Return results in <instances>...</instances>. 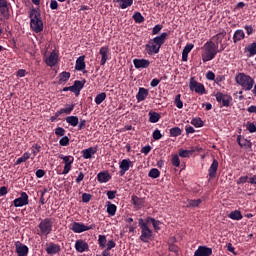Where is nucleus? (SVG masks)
<instances>
[{"instance_id":"obj_1","label":"nucleus","mask_w":256,"mask_h":256,"mask_svg":"<svg viewBox=\"0 0 256 256\" xmlns=\"http://www.w3.org/2000/svg\"><path fill=\"white\" fill-rule=\"evenodd\" d=\"M167 37H169V34H167V32H163L161 35L150 39L148 43L144 46L147 55H157V53L161 51V47L165 45Z\"/></svg>"},{"instance_id":"obj_2","label":"nucleus","mask_w":256,"mask_h":256,"mask_svg":"<svg viewBox=\"0 0 256 256\" xmlns=\"http://www.w3.org/2000/svg\"><path fill=\"white\" fill-rule=\"evenodd\" d=\"M30 28L34 33L43 31V18H41V10L32 8L29 12Z\"/></svg>"},{"instance_id":"obj_3","label":"nucleus","mask_w":256,"mask_h":256,"mask_svg":"<svg viewBox=\"0 0 256 256\" xmlns=\"http://www.w3.org/2000/svg\"><path fill=\"white\" fill-rule=\"evenodd\" d=\"M203 52H202V61L203 63H207L208 61H213L215 57H217V53H219V48L213 42L212 40L207 41L203 47Z\"/></svg>"},{"instance_id":"obj_4","label":"nucleus","mask_w":256,"mask_h":256,"mask_svg":"<svg viewBox=\"0 0 256 256\" xmlns=\"http://www.w3.org/2000/svg\"><path fill=\"white\" fill-rule=\"evenodd\" d=\"M53 233V218H44L38 224L37 235L47 237Z\"/></svg>"},{"instance_id":"obj_5","label":"nucleus","mask_w":256,"mask_h":256,"mask_svg":"<svg viewBox=\"0 0 256 256\" xmlns=\"http://www.w3.org/2000/svg\"><path fill=\"white\" fill-rule=\"evenodd\" d=\"M235 81L238 85H241L244 91H251L255 85V79L245 73H238L235 77Z\"/></svg>"},{"instance_id":"obj_6","label":"nucleus","mask_w":256,"mask_h":256,"mask_svg":"<svg viewBox=\"0 0 256 256\" xmlns=\"http://www.w3.org/2000/svg\"><path fill=\"white\" fill-rule=\"evenodd\" d=\"M95 227V224L87 226L81 222H72L69 225V229L70 231H73V233H85V231H91V229H95Z\"/></svg>"},{"instance_id":"obj_7","label":"nucleus","mask_w":256,"mask_h":256,"mask_svg":"<svg viewBox=\"0 0 256 256\" xmlns=\"http://www.w3.org/2000/svg\"><path fill=\"white\" fill-rule=\"evenodd\" d=\"M139 227L141 231V235L139 237L140 241L142 243H149L150 241H153V231L151 228L145 224H140Z\"/></svg>"},{"instance_id":"obj_8","label":"nucleus","mask_w":256,"mask_h":256,"mask_svg":"<svg viewBox=\"0 0 256 256\" xmlns=\"http://www.w3.org/2000/svg\"><path fill=\"white\" fill-rule=\"evenodd\" d=\"M189 89L190 91H195L198 95H205V93H207L205 85L195 80L194 77L190 79Z\"/></svg>"},{"instance_id":"obj_9","label":"nucleus","mask_w":256,"mask_h":256,"mask_svg":"<svg viewBox=\"0 0 256 256\" xmlns=\"http://www.w3.org/2000/svg\"><path fill=\"white\" fill-rule=\"evenodd\" d=\"M217 103H221V107H230L233 97L228 94H223V92H217L215 94Z\"/></svg>"},{"instance_id":"obj_10","label":"nucleus","mask_w":256,"mask_h":256,"mask_svg":"<svg viewBox=\"0 0 256 256\" xmlns=\"http://www.w3.org/2000/svg\"><path fill=\"white\" fill-rule=\"evenodd\" d=\"M13 205L14 207H25V205H29V195L26 192H22L20 197L14 199Z\"/></svg>"},{"instance_id":"obj_11","label":"nucleus","mask_w":256,"mask_h":256,"mask_svg":"<svg viewBox=\"0 0 256 256\" xmlns=\"http://www.w3.org/2000/svg\"><path fill=\"white\" fill-rule=\"evenodd\" d=\"M133 167V161L130 159H123L122 161L119 162V175L120 177H123L126 173V171H129Z\"/></svg>"},{"instance_id":"obj_12","label":"nucleus","mask_w":256,"mask_h":256,"mask_svg":"<svg viewBox=\"0 0 256 256\" xmlns=\"http://www.w3.org/2000/svg\"><path fill=\"white\" fill-rule=\"evenodd\" d=\"M44 62L46 63L47 67H55L57 63H59V53L57 51L53 50L49 57H47Z\"/></svg>"},{"instance_id":"obj_13","label":"nucleus","mask_w":256,"mask_h":256,"mask_svg":"<svg viewBox=\"0 0 256 256\" xmlns=\"http://www.w3.org/2000/svg\"><path fill=\"white\" fill-rule=\"evenodd\" d=\"M237 143L242 149H249V151L253 149V142H251V140L243 138L241 135L237 136Z\"/></svg>"},{"instance_id":"obj_14","label":"nucleus","mask_w":256,"mask_h":256,"mask_svg":"<svg viewBox=\"0 0 256 256\" xmlns=\"http://www.w3.org/2000/svg\"><path fill=\"white\" fill-rule=\"evenodd\" d=\"M213 255V248L207 246H199L194 252L193 256H211Z\"/></svg>"},{"instance_id":"obj_15","label":"nucleus","mask_w":256,"mask_h":256,"mask_svg":"<svg viewBox=\"0 0 256 256\" xmlns=\"http://www.w3.org/2000/svg\"><path fill=\"white\" fill-rule=\"evenodd\" d=\"M133 64L135 69H147L149 65H151V62L147 59H137L135 58L133 60Z\"/></svg>"},{"instance_id":"obj_16","label":"nucleus","mask_w":256,"mask_h":256,"mask_svg":"<svg viewBox=\"0 0 256 256\" xmlns=\"http://www.w3.org/2000/svg\"><path fill=\"white\" fill-rule=\"evenodd\" d=\"M16 247V253L18 256H26L29 255V247L27 245L22 244L21 242H16L15 244Z\"/></svg>"},{"instance_id":"obj_17","label":"nucleus","mask_w":256,"mask_h":256,"mask_svg":"<svg viewBox=\"0 0 256 256\" xmlns=\"http://www.w3.org/2000/svg\"><path fill=\"white\" fill-rule=\"evenodd\" d=\"M217 169H219V161L214 158L208 169V175L210 179H215V177H217Z\"/></svg>"},{"instance_id":"obj_18","label":"nucleus","mask_w":256,"mask_h":256,"mask_svg":"<svg viewBox=\"0 0 256 256\" xmlns=\"http://www.w3.org/2000/svg\"><path fill=\"white\" fill-rule=\"evenodd\" d=\"M75 249L78 253H85V251H89V244L84 240H76Z\"/></svg>"},{"instance_id":"obj_19","label":"nucleus","mask_w":256,"mask_h":256,"mask_svg":"<svg viewBox=\"0 0 256 256\" xmlns=\"http://www.w3.org/2000/svg\"><path fill=\"white\" fill-rule=\"evenodd\" d=\"M99 55H101L100 65L104 66L105 63L109 61V47L108 46L101 47L99 50Z\"/></svg>"},{"instance_id":"obj_20","label":"nucleus","mask_w":256,"mask_h":256,"mask_svg":"<svg viewBox=\"0 0 256 256\" xmlns=\"http://www.w3.org/2000/svg\"><path fill=\"white\" fill-rule=\"evenodd\" d=\"M46 253L47 255H57V253H61V246L51 242L46 248Z\"/></svg>"},{"instance_id":"obj_21","label":"nucleus","mask_w":256,"mask_h":256,"mask_svg":"<svg viewBox=\"0 0 256 256\" xmlns=\"http://www.w3.org/2000/svg\"><path fill=\"white\" fill-rule=\"evenodd\" d=\"M148 96H149V90H147V88L140 87L136 95V99L138 103H141V101H145V99H147Z\"/></svg>"},{"instance_id":"obj_22","label":"nucleus","mask_w":256,"mask_h":256,"mask_svg":"<svg viewBox=\"0 0 256 256\" xmlns=\"http://www.w3.org/2000/svg\"><path fill=\"white\" fill-rule=\"evenodd\" d=\"M95 153H97V147H89L82 150V157L83 159H91Z\"/></svg>"},{"instance_id":"obj_23","label":"nucleus","mask_w":256,"mask_h":256,"mask_svg":"<svg viewBox=\"0 0 256 256\" xmlns=\"http://www.w3.org/2000/svg\"><path fill=\"white\" fill-rule=\"evenodd\" d=\"M131 201L135 209H141L145 205V199L135 195L132 196Z\"/></svg>"},{"instance_id":"obj_24","label":"nucleus","mask_w":256,"mask_h":256,"mask_svg":"<svg viewBox=\"0 0 256 256\" xmlns=\"http://www.w3.org/2000/svg\"><path fill=\"white\" fill-rule=\"evenodd\" d=\"M83 89V83L81 80L74 81V84L72 85V93L76 95V97H79V94L81 93V90Z\"/></svg>"},{"instance_id":"obj_25","label":"nucleus","mask_w":256,"mask_h":256,"mask_svg":"<svg viewBox=\"0 0 256 256\" xmlns=\"http://www.w3.org/2000/svg\"><path fill=\"white\" fill-rule=\"evenodd\" d=\"M106 212L108 213L109 217H115V214L117 213V205L107 201L106 202Z\"/></svg>"},{"instance_id":"obj_26","label":"nucleus","mask_w":256,"mask_h":256,"mask_svg":"<svg viewBox=\"0 0 256 256\" xmlns=\"http://www.w3.org/2000/svg\"><path fill=\"white\" fill-rule=\"evenodd\" d=\"M227 35V32L225 30H222L218 34L214 35L212 39L216 41L215 45H217V48L219 49V45L223 43V39H225V36Z\"/></svg>"},{"instance_id":"obj_27","label":"nucleus","mask_w":256,"mask_h":256,"mask_svg":"<svg viewBox=\"0 0 256 256\" xmlns=\"http://www.w3.org/2000/svg\"><path fill=\"white\" fill-rule=\"evenodd\" d=\"M193 47H195V45L193 44H187L183 51H182V61L186 62L188 57H189V54L191 53V51H193Z\"/></svg>"},{"instance_id":"obj_28","label":"nucleus","mask_w":256,"mask_h":256,"mask_svg":"<svg viewBox=\"0 0 256 256\" xmlns=\"http://www.w3.org/2000/svg\"><path fill=\"white\" fill-rule=\"evenodd\" d=\"M85 67H87V65L85 64V56H80L77 60H76V64H75V70L76 71H83V69H85Z\"/></svg>"},{"instance_id":"obj_29","label":"nucleus","mask_w":256,"mask_h":256,"mask_svg":"<svg viewBox=\"0 0 256 256\" xmlns=\"http://www.w3.org/2000/svg\"><path fill=\"white\" fill-rule=\"evenodd\" d=\"M97 179L99 183H109L111 175L109 174V172H100L97 175Z\"/></svg>"},{"instance_id":"obj_30","label":"nucleus","mask_w":256,"mask_h":256,"mask_svg":"<svg viewBox=\"0 0 256 256\" xmlns=\"http://www.w3.org/2000/svg\"><path fill=\"white\" fill-rule=\"evenodd\" d=\"M58 78H59L58 84L63 85V83H67V81H69V79H71V73L64 71L59 74Z\"/></svg>"},{"instance_id":"obj_31","label":"nucleus","mask_w":256,"mask_h":256,"mask_svg":"<svg viewBox=\"0 0 256 256\" xmlns=\"http://www.w3.org/2000/svg\"><path fill=\"white\" fill-rule=\"evenodd\" d=\"M242 39H245V32L241 29L236 30L233 35L234 43H239V41H242Z\"/></svg>"},{"instance_id":"obj_32","label":"nucleus","mask_w":256,"mask_h":256,"mask_svg":"<svg viewBox=\"0 0 256 256\" xmlns=\"http://www.w3.org/2000/svg\"><path fill=\"white\" fill-rule=\"evenodd\" d=\"M148 117H149L150 123H159V120L161 119V114H159L155 111H150L148 113Z\"/></svg>"},{"instance_id":"obj_33","label":"nucleus","mask_w":256,"mask_h":256,"mask_svg":"<svg viewBox=\"0 0 256 256\" xmlns=\"http://www.w3.org/2000/svg\"><path fill=\"white\" fill-rule=\"evenodd\" d=\"M245 53H249L248 57H253L256 55V42L251 43L250 45L246 46L244 49Z\"/></svg>"},{"instance_id":"obj_34","label":"nucleus","mask_w":256,"mask_h":256,"mask_svg":"<svg viewBox=\"0 0 256 256\" xmlns=\"http://www.w3.org/2000/svg\"><path fill=\"white\" fill-rule=\"evenodd\" d=\"M229 219H232L233 221H241L243 219V214H241V211L235 210L230 212L228 215Z\"/></svg>"},{"instance_id":"obj_35","label":"nucleus","mask_w":256,"mask_h":256,"mask_svg":"<svg viewBox=\"0 0 256 256\" xmlns=\"http://www.w3.org/2000/svg\"><path fill=\"white\" fill-rule=\"evenodd\" d=\"M66 123H68V125H71V127H77L79 125V117L68 116L66 117Z\"/></svg>"},{"instance_id":"obj_36","label":"nucleus","mask_w":256,"mask_h":256,"mask_svg":"<svg viewBox=\"0 0 256 256\" xmlns=\"http://www.w3.org/2000/svg\"><path fill=\"white\" fill-rule=\"evenodd\" d=\"M175 241H177V239L175 237H171L169 239V251H171V253H179V247H177V245L173 244L175 243Z\"/></svg>"},{"instance_id":"obj_37","label":"nucleus","mask_w":256,"mask_h":256,"mask_svg":"<svg viewBox=\"0 0 256 256\" xmlns=\"http://www.w3.org/2000/svg\"><path fill=\"white\" fill-rule=\"evenodd\" d=\"M116 2L119 3L120 9H127L133 5V0H116Z\"/></svg>"},{"instance_id":"obj_38","label":"nucleus","mask_w":256,"mask_h":256,"mask_svg":"<svg viewBox=\"0 0 256 256\" xmlns=\"http://www.w3.org/2000/svg\"><path fill=\"white\" fill-rule=\"evenodd\" d=\"M59 159H62L64 161V165H73V162L75 161V158L73 156H65L63 154H60Z\"/></svg>"},{"instance_id":"obj_39","label":"nucleus","mask_w":256,"mask_h":256,"mask_svg":"<svg viewBox=\"0 0 256 256\" xmlns=\"http://www.w3.org/2000/svg\"><path fill=\"white\" fill-rule=\"evenodd\" d=\"M28 159H31V154L29 152H25L16 160L15 165H21V163H25V161H28Z\"/></svg>"},{"instance_id":"obj_40","label":"nucleus","mask_w":256,"mask_h":256,"mask_svg":"<svg viewBox=\"0 0 256 256\" xmlns=\"http://www.w3.org/2000/svg\"><path fill=\"white\" fill-rule=\"evenodd\" d=\"M155 221V218L153 217H147L145 220L143 218L138 219V227H141V225H146V227H149V223H153Z\"/></svg>"},{"instance_id":"obj_41","label":"nucleus","mask_w":256,"mask_h":256,"mask_svg":"<svg viewBox=\"0 0 256 256\" xmlns=\"http://www.w3.org/2000/svg\"><path fill=\"white\" fill-rule=\"evenodd\" d=\"M191 125H193L196 128H201L203 125H205V122H203V119L196 117L191 120Z\"/></svg>"},{"instance_id":"obj_42","label":"nucleus","mask_w":256,"mask_h":256,"mask_svg":"<svg viewBox=\"0 0 256 256\" xmlns=\"http://www.w3.org/2000/svg\"><path fill=\"white\" fill-rule=\"evenodd\" d=\"M98 245H99L100 249H105V247L107 245V236L99 235L98 236Z\"/></svg>"},{"instance_id":"obj_43","label":"nucleus","mask_w":256,"mask_h":256,"mask_svg":"<svg viewBox=\"0 0 256 256\" xmlns=\"http://www.w3.org/2000/svg\"><path fill=\"white\" fill-rule=\"evenodd\" d=\"M160 176L161 172L157 168H152L148 173V177H151V179H158Z\"/></svg>"},{"instance_id":"obj_44","label":"nucleus","mask_w":256,"mask_h":256,"mask_svg":"<svg viewBox=\"0 0 256 256\" xmlns=\"http://www.w3.org/2000/svg\"><path fill=\"white\" fill-rule=\"evenodd\" d=\"M105 99H107V94L105 92H102V93L98 94L95 97L96 105H101V103H103V101H105Z\"/></svg>"},{"instance_id":"obj_45","label":"nucleus","mask_w":256,"mask_h":256,"mask_svg":"<svg viewBox=\"0 0 256 256\" xmlns=\"http://www.w3.org/2000/svg\"><path fill=\"white\" fill-rule=\"evenodd\" d=\"M182 131L179 127H173L170 129V137H179L181 135Z\"/></svg>"},{"instance_id":"obj_46","label":"nucleus","mask_w":256,"mask_h":256,"mask_svg":"<svg viewBox=\"0 0 256 256\" xmlns=\"http://www.w3.org/2000/svg\"><path fill=\"white\" fill-rule=\"evenodd\" d=\"M133 19L135 23H143L145 21V17L140 12H135L133 15Z\"/></svg>"},{"instance_id":"obj_47","label":"nucleus","mask_w":256,"mask_h":256,"mask_svg":"<svg viewBox=\"0 0 256 256\" xmlns=\"http://www.w3.org/2000/svg\"><path fill=\"white\" fill-rule=\"evenodd\" d=\"M171 163L173 167H179V165H181V160L179 159V155L177 154L172 155Z\"/></svg>"},{"instance_id":"obj_48","label":"nucleus","mask_w":256,"mask_h":256,"mask_svg":"<svg viewBox=\"0 0 256 256\" xmlns=\"http://www.w3.org/2000/svg\"><path fill=\"white\" fill-rule=\"evenodd\" d=\"M73 109H75V104L67 105L66 108H61L62 114L71 115L73 113Z\"/></svg>"},{"instance_id":"obj_49","label":"nucleus","mask_w":256,"mask_h":256,"mask_svg":"<svg viewBox=\"0 0 256 256\" xmlns=\"http://www.w3.org/2000/svg\"><path fill=\"white\" fill-rule=\"evenodd\" d=\"M174 104L178 109H183V101H181V94L175 96Z\"/></svg>"},{"instance_id":"obj_50","label":"nucleus","mask_w":256,"mask_h":256,"mask_svg":"<svg viewBox=\"0 0 256 256\" xmlns=\"http://www.w3.org/2000/svg\"><path fill=\"white\" fill-rule=\"evenodd\" d=\"M201 203H203V200L201 199L190 200L188 202V207H199Z\"/></svg>"},{"instance_id":"obj_51","label":"nucleus","mask_w":256,"mask_h":256,"mask_svg":"<svg viewBox=\"0 0 256 256\" xmlns=\"http://www.w3.org/2000/svg\"><path fill=\"white\" fill-rule=\"evenodd\" d=\"M54 133L55 135H57V137H65V128L63 127H57L55 130H54Z\"/></svg>"},{"instance_id":"obj_52","label":"nucleus","mask_w":256,"mask_h":256,"mask_svg":"<svg viewBox=\"0 0 256 256\" xmlns=\"http://www.w3.org/2000/svg\"><path fill=\"white\" fill-rule=\"evenodd\" d=\"M0 13L3 15L4 19H9V8L7 6L0 7Z\"/></svg>"},{"instance_id":"obj_53","label":"nucleus","mask_w":256,"mask_h":256,"mask_svg":"<svg viewBox=\"0 0 256 256\" xmlns=\"http://www.w3.org/2000/svg\"><path fill=\"white\" fill-rule=\"evenodd\" d=\"M152 225H153L154 231H156V233H159V231H161V227H160L161 221L154 219V220H152Z\"/></svg>"},{"instance_id":"obj_54","label":"nucleus","mask_w":256,"mask_h":256,"mask_svg":"<svg viewBox=\"0 0 256 256\" xmlns=\"http://www.w3.org/2000/svg\"><path fill=\"white\" fill-rule=\"evenodd\" d=\"M190 155H193L191 153V150H183V149L179 150V156L182 157L183 159L189 157Z\"/></svg>"},{"instance_id":"obj_55","label":"nucleus","mask_w":256,"mask_h":256,"mask_svg":"<svg viewBox=\"0 0 256 256\" xmlns=\"http://www.w3.org/2000/svg\"><path fill=\"white\" fill-rule=\"evenodd\" d=\"M246 129L249 133H256V125L253 122H247Z\"/></svg>"},{"instance_id":"obj_56","label":"nucleus","mask_w":256,"mask_h":256,"mask_svg":"<svg viewBox=\"0 0 256 256\" xmlns=\"http://www.w3.org/2000/svg\"><path fill=\"white\" fill-rule=\"evenodd\" d=\"M163 29V25L157 24L152 28V35H159L161 33V30Z\"/></svg>"},{"instance_id":"obj_57","label":"nucleus","mask_w":256,"mask_h":256,"mask_svg":"<svg viewBox=\"0 0 256 256\" xmlns=\"http://www.w3.org/2000/svg\"><path fill=\"white\" fill-rule=\"evenodd\" d=\"M152 137L155 141H159V139L163 138V134H161V131L159 129L154 130Z\"/></svg>"},{"instance_id":"obj_58","label":"nucleus","mask_w":256,"mask_h":256,"mask_svg":"<svg viewBox=\"0 0 256 256\" xmlns=\"http://www.w3.org/2000/svg\"><path fill=\"white\" fill-rule=\"evenodd\" d=\"M223 81H225V75H217L214 79V83L219 87H221V83H223Z\"/></svg>"},{"instance_id":"obj_59","label":"nucleus","mask_w":256,"mask_h":256,"mask_svg":"<svg viewBox=\"0 0 256 256\" xmlns=\"http://www.w3.org/2000/svg\"><path fill=\"white\" fill-rule=\"evenodd\" d=\"M59 145H61V147H67L69 145V137L63 136L59 141Z\"/></svg>"},{"instance_id":"obj_60","label":"nucleus","mask_w":256,"mask_h":256,"mask_svg":"<svg viewBox=\"0 0 256 256\" xmlns=\"http://www.w3.org/2000/svg\"><path fill=\"white\" fill-rule=\"evenodd\" d=\"M41 152V145L39 144H34L32 146V153L34 157H37V154Z\"/></svg>"},{"instance_id":"obj_61","label":"nucleus","mask_w":256,"mask_h":256,"mask_svg":"<svg viewBox=\"0 0 256 256\" xmlns=\"http://www.w3.org/2000/svg\"><path fill=\"white\" fill-rule=\"evenodd\" d=\"M87 127V120L80 119V122L78 124V131H83V129H86Z\"/></svg>"},{"instance_id":"obj_62","label":"nucleus","mask_w":256,"mask_h":256,"mask_svg":"<svg viewBox=\"0 0 256 256\" xmlns=\"http://www.w3.org/2000/svg\"><path fill=\"white\" fill-rule=\"evenodd\" d=\"M91 194L89 193H83L82 194V201L83 203H89V201H91Z\"/></svg>"},{"instance_id":"obj_63","label":"nucleus","mask_w":256,"mask_h":256,"mask_svg":"<svg viewBox=\"0 0 256 256\" xmlns=\"http://www.w3.org/2000/svg\"><path fill=\"white\" fill-rule=\"evenodd\" d=\"M215 73L213 72V71H208L207 73H206V79L208 80V81H215Z\"/></svg>"},{"instance_id":"obj_64","label":"nucleus","mask_w":256,"mask_h":256,"mask_svg":"<svg viewBox=\"0 0 256 256\" xmlns=\"http://www.w3.org/2000/svg\"><path fill=\"white\" fill-rule=\"evenodd\" d=\"M116 245H117V244L115 243L114 240H109V241L107 242V244H106V249H108V250L111 251V249H115Z\"/></svg>"}]
</instances>
